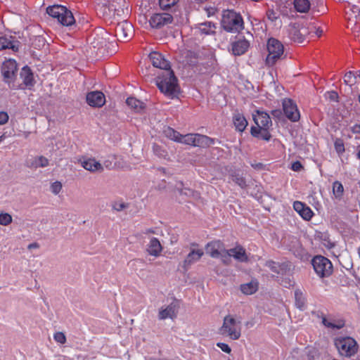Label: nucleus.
Segmentation results:
<instances>
[{
  "instance_id": "f257e3e1",
  "label": "nucleus",
  "mask_w": 360,
  "mask_h": 360,
  "mask_svg": "<svg viewBox=\"0 0 360 360\" xmlns=\"http://www.w3.org/2000/svg\"><path fill=\"white\" fill-rule=\"evenodd\" d=\"M148 57L155 68L162 70L155 78V84L160 91L170 99L178 98L181 88L171 63L158 51H152Z\"/></svg>"
},
{
  "instance_id": "f03ea898",
  "label": "nucleus",
  "mask_w": 360,
  "mask_h": 360,
  "mask_svg": "<svg viewBox=\"0 0 360 360\" xmlns=\"http://www.w3.org/2000/svg\"><path fill=\"white\" fill-rule=\"evenodd\" d=\"M174 58L178 63L179 68L190 69L195 74L201 75L202 70V45L199 37L189 39L186 48L176 51Z\"/></svg>"
},
{
  "instance_id": "7ed1b4c3",
  "label": "nucleus",
  "mask_w": 360,
  "mask_h": 360,
  "mask_svg": "<svg viewBox=\"0 0 360 360\" xmlns=\"http://www.w3.org/2000/svg\"><path fill=\"white\" fill-rule=\"evenodd\" d=\"M46 13L51 18L56 19L58 24L63 27H70L75 25V16L70 8L61 4H53L46 8Z\"/></svg>"
},
{
  "instance_id": "20e7f679",
  "label": "nucleus",
  "mask_w": 360,
  "mask_h": 360,
  "mask_svg": "<svg viewBox=\"0 0 360 360\" xmlns=\"http://www.w3.org/2000/svg\"><path fill=\"white\" fill-rule=\"evenodd\" d=\"M163 133L167 138L175 142L198 147L197 150L202 151V135L200 134H187L183 135L170 127L165 128Z\"/></svg>"
},
{
  "instance_id": "39448f33",
  "label": "nucleus",
  "mask_w": 360,
  "mask_h": 360,
  "mask_svg": "<svg viewBox=\"0 0 360 360\" xmlns=\"http://www.w3.org/2000/svg\"><path fill=\"white\" fill-rule=\"evenodd\" d=\"M19 70V65L13 58L6 59L1 67V74L3 82L6 84L11 89H22V86L16 84L15 81Z\"/></svg>"
},
{
  "instance_id": "423d86ee",
  "label": "nucleus",
  "mask_w": 360,
  "mask_h": 360,
  "mask_svg": "<svg viewBox=\"0 0 360 360\" xmlns=\"http://www.w3.org/2000/svg\"><path fill=\"white\" fill-rule=\"evenodd\" d=\"M221 25L223 29L228 32H239L244 28L242 16L233 10L223 11Z\"/></svg>"
},
{
  "instance_id": "0eeeda50",
  "label": "nucleus",
  "mask_w": 360,
  "mask_h": 360,
  "mask_svg": "<svg viewBox=\"0 0 360 360\" xmlns=\"http://www.w3.org/2000/svg\"><path fill=\"white\" fill-rule=\"evenodd\" d=\"M221 335L229 338L232 340H237L241 336V321L231 315L224 318L221 327L219 328Z\"/></svg>"
},
{
  "instance_id": "6e6552de",
  "label": "nucleus",
  "mask_w": 360,
  "mask_h": 360,
  "mask_svg": "<svg viewBox=\"0 0 360 360\" xmlns=\"http://www.w3.org/2000/svg\"><path fill=\"white\" fill-rule=\"evenodd\" d=\"M334 345L340 356L350 358L354 356L359 349L356 341L352 337H338L334 340Z\"/></svg>"
},
{
  "instance_id": "1a4fd4ad",
  "label": "nucleus",
  "mask_w": 360,
  "mask_h": 360,
  "mask_svg": "<svg viewBox=\"0 0 360 360\" xmlns=\"http://www.w3.org/2000/svg\"><path fill=\"white\" fill-rule=\"evenodd\" d=\"M283 45L278 40L271 38L267 42L268 55L266 58V64L273 66L279 60L283 53Z\"/></svg>"
},
{
  "instance_id": "9d476101",
  "label": "nucleus",
  "mask_w": 360,
  "mask_h": 360,
  "mask_svg": "<svg viewBox=\"0 0 360 360\" xmlns=\"http://www.w3.org/2000/svg\"><path fill=\"white\" fill-rule=\"evenodd\" d=\"M312 265L316 273L321 278L329 276L333 272L330 261L325 257L319 255L312 259Z\"/></svg>"
},
{
  "instance_id": "9b49d317",
  "label": "nucleus",
  "mask_w": 360,
  "mask_h": 360,
  "mask_svg": "<svg viewBox=\"0 0 360 360\" xmlns=\"http://www.w3.org/2000/svg\"><path fill=\"white\" fill-rule=\"evenodd\" d=\"M148 22L151 28L155 30H160L165 26L174 24L172 15L167 12L153 13Z\"/></svg>"
},
{
  "instance_id": "f8f14e48",
  "label": "nucleus",
  "mask_w": 360,
  "mask_h": 360,
  "mask_svg": "<svg viewBox=\"0 0 360 360\" xmlns=\"http://www.w3.org/2000/svg\"><path fill=\"white\" fill-rule=\"evenodd\" d=\"M181 301L173 297L172 302L166 306L165 307H162L159 309L158 318L160 320H165L167 319H174L177 316L179 309L180 308Z\"/></svg>"
},
{
  "instance_id": "ddd939ff",
  "label": "nucleus",
  "mask_w": 360,
  "mask_h": 360,
  "mask_svg": "<svg viewBox=\"0 0 360 360\" xmlns=\"http://www.w3.org/2000/svg\"><path fill=\"white\" fill-rule=\"evenodd\" d=\"M85 101L92 108H100L105 104L106 99L105 94L101 91L94 90L86 93Z\"/></svg>"
},
{
  "instance_id": "4468645a",
  "label": "nucleus",
  "mask_w": 360,
  "mask_h": 360,
  "mask_svg": "<svg viewBox=\"0 0 360 360\" xmlns=\"http://www.w3.org/2000/svg\"><path fill=\"white\" fill-rule=\"evenodd\" d=\"M19 76L22 81V85L24 86L22 89L26 88L31 90L35 86L37 83L35 74L33 70L28 65H25L20 69ZM20 85L21 86V84Z\"/></svg>"
},
{
  "instance_id": "2eb2a0df",
  "label": "nucleus",
  "mask_w": 360,
  "mask_h": 360,
  "mask_svg": "<svg viewBox=\"0 0 360 360\" xmlns=\"http://www.w3.org/2000/svg\"><path fill=\"white\" fill-rule=\"evenodd\" d=\"M22 44L15 36L4 34L0 36V51L10 50L15 53L19 51Z\"/></svg>"
},
{
  "instance_id": "dca6fc26",
  "label": "nucleus",
  "mask_w": 360,
  "mask_h": 360,
  "mask_svg": "<svg viewBox=\"0 0 360 360\" xmlns=\"http://www.w3.org/2000/svg\"><path fill=\"white\" fill-rule=\"evenodd\" d=\"M311 31L304 28V26L299 23L291 24L289 26L288 34L289 37L297 43H302L305 39V37Z\"/></svg>"
},
{
  "instance_id": "f3484780",
  "label": "nucleus",
  "mask_w": 360,
  "mask_h": 360,
  "mask_svg": "<svg viewBox=\"0 0 360 360\" xmlns=\"http://www.w3.org/2000/svg\"><path fill=\"white\" fill-rule=\"evenodd\" d=\"M283 109L285 116L292 122H296L300 119L299 111L292 100L285 99L283 101Z\"/></svg>"
},
{
  "instance_id": "a211bd4d",
  "label": "nucleus",
  "mask_w": 360,
  "mask_h": 360,
  "mask_svg": "<svg viewBox=\"0 0 360 360\" xmlns=\"http://www.w3.org/2000/svg\"><path fill=\"white\" fill-rule=\"evenodd\" d=\"M79 161L83 168L91 172H101L103 170L101 163L95 158H80Z\"/></svg>"
},
{
  "instance_id": "6ab92c4d",
  "label": "nucleus",
  "mask_w": 360,
  "mask_h": 360,
  "mask_svg": "<svg viewBox=\"0 0 360 360\" xmlns=\"http://www.w3.org/2000/svg\"><path fill=\"white\" fill-rule=\"evenodd\" d=\"M125 103L135 113L143 114L146 109V104L133 96H129Z\"/></svg>"
},
{
  "instance_id": "aec40b11",
  "label": "nucleus",
  "mask_w": 360,
  "mask_h": 360,
  "mask_svg": "<svg viewBox=\"0 0 360 360\" xmlns=\"http://www.w3.org/2000/svg\"><path fill=\"white\" fill-rule=\"evenodd\" d=\"M253 120L257 125L256 127H270L272 125L270 116L263 111L258 110L256 115H253Z\"/></svg>"
},
{
  "instance_id": "412c9836",
  "label": "nucleus",
  "mask_w": 360,
  "mask_h": 360,
  "mask_svg": "<svg viewBox=\"0 0 360 360\" xmlns=\"http://www.w3.org/2000/svg\"><path fill=\"white\" fill-rule=\"evenodd\" d=\"M101 33H98L95 30L93 33L89 34L87 37V41L90 43L94 48H102L105 45V39L103 37H100L103 34H106V32L103 30H99Z\"/></svg>"
},
{
  "instance_id": "4be33fe9",
  "label": "nucleus",
  "mask_w": 360,
  "mask_h": 360,
  "mask_svg": "<svg viewBox=\"0 0 360 360\" xmlns=\"http://www.w3.org/2000/svg\"><path fill=\"white\" fill-rule=\"evenodd\" d=\"M294 210L306 221H309L313 217V212L309 207L300 201L293 203Z\"/></svg>"
},
{
  "instance_id": "5701e85b",
  "label": "nucleus",
  "mask_w": 360,
  "mask_h": 360,
  "mask_svg": "<svg viewBox=\"0 0 360 360\" xmlns=\"http://www.w3.org/2000/svg\"><path fill=\"white\" fill-rule=\"evenodd\" d=\"M322 323L324 326L331 329L340 330L345 325V321L342 319H335L333 317L326 318L322 316Z\"/></svg>"
},
{
  "instance_id": "b1692460",
  "label": "nucleus",
  "mask_w": 360,
  "mask_h": 360,
  "mask_svg": "<svg viewBox=\"0 0 360 360\" xmlns=\"http://www.w3.org/2000/svg\"><path fill=\"white\" fill-rule=\"evenodd\" d=\"M250 43L245 39H238L232 43V52L235 56L244 54L248 49Z\"/></svg>"
},
{
  "instance_id": "393cba45",
  "label": "nucleus",
  "mask_w": 360,
  "mask_h": 360,
  "mask_svg": "<svg viewBox=\"0 0 360 360\" xmlns=\"http://www.w3.org/2000/svg\"><path fill=\"white\" fill-rule=\"evenodd\" d=\"M162 251V246L158 238L153 237L149 243L147 252L148 255L158 257Z\"/></svg>"
},
{
  "instance_id": "a878e982",
  "label": "nucleus",
  "mask_w": 360,
  "mask_h": 360,
  "mask_svg": "<svg viewBox=\"0 0 360 360\" xmlns=\"http://www.w3.org/2000/svg\"><path fill=\"white\" fill-rule=\"evenodd\" d=\"M266 266L273 272L276 274H284L289 269V265L287 263H277L274 261H268Z\"/></svg>"
},
{
  "instance_id": "bb28decb",
  "label": "nucleus",
  "mask_w": 360,
  "mask_h": 360,
  "mask_svg": "<svg viewBox=\"0 0 360 360\" xmlns=\"http://www.w3.org/2000/svg\"><path fill=\"white\" fill-rule=\"evenodd\" d=\"M202 256V250L192 249L186 256L184 261V268L187 270V268L191 266L195 261L198 260Z\"/></svg>"
},
{
  "instance_id": "cd10ccee",
  "label": "nucleus",
  "mask_w": 360,
  "mask_h": 360,
  "mask_svg": "<svg viewBox=\"0 0 360 360\" xmlns=\"http://www.w3.org/2000/svg\"><path fill=\"white\" fill-rule=\"evenodd\" d=\"M233 122L236 129L240 132L243 131L248 126V121L243 114L236 112L233 115Z\"/></svg>"
},
{
  "instance_id": "c85d7f7f",
  "label": "nucleus",
  "mask_w": 360,
  "mask_h": 360,
  "mask_svg": "<svg viewBox=\"0 0 360 360\" xmlns=\"http://www.w3.org/2000/svg\"><path fill=\"white\" fill-rule=\"evenodd\" d=\"M231 257L240 262H248V257L246 255L245 250L241 246H237L234 248L229 249Z\"/></svg>"
},
{
  "instance_id": "c756f323",
  "label": "nucleus",
  "mask_w": 360,
  "mask_h": 360,
  "mask_svg": "<svg viewBox=\"0 0 360 360\" xmlns=\"http://www.w3.org/2000/svg\"><path fill=\"white\" fill-rule=\"evenodd\" d=\"M269 127H252L251 128V134L257 138H259L261 139L265 140V141H269L271 136L268 131Z\"/></svg>"
},
{
  "instance_id": "7c9ffc66",
  "label": "nucleus",
  "mask_w": 360,
  "mask_h": 360,
  "mask_svg": "<svg viewBox=\"0 0 360 360\" xmlns=\"http://www.w3.org/2000/svg\"><path fill=\"white\" fill-rule=\"evenodd\" d=\"M222 245L219 241H214L208 243L206 245L205 250L207 254H209L212 257H219V255L222 249Z\"/></svg>"
},
{
  "instance_id": "2f4dec72",
  "label": "nucleus",
  "mask_w": 360,
  "mask_h": 360,
  "mask_svg": "<svg viewBox=\"0 0 360 360\" xmlns=\"http://www.w3.org/2000/svg\"><path fill=\"white\" fill-rule=\"evenodd\" d=\"M293 5L295 11L299 13H307L311 7L309 0H294Z\"/></svg>"
},
{
  "instance_id": "473e14b6",
  "label": "nucleus",
  "mask_w": 360,
  "mask_h": 360,
  "mask_svg": "<svg viewBox=\"0 0 360 360\" xmlns=\"http://www.w3.org/2000/svg\"><path fill=\"white\" fill-rule=\"evenodd\" d=\"M257 289L258 283L254 281L240 285V290L245 295H252L257 290Z\"/></svg>"
},
{
  "instance_id": "72a5a7b5",
  "label": "nucleus",
  "mask_w": 360,
  "mask_h": 360,
  "mask_svg": "<svg viewBox=\"0 0 360 360\" xmlns=\"http://www.w3.org/2000/svg\"><path fill=\"white\" fill-rule=\"evenodd\" d=\"M176 190L179 193L180 195H184L186 196H194L195 191L188 187L185 186V184L182 181H179L175 185Z\"/></svg>"
},
{
  "instance_id": "f704fd0d",
  "label": "nucleus",
  "mask_w": 360,
  "mask_h": 360,
  "mask_svg": "<svg viewBox=\"0 0 360 360\" xmlns=\"http://www.w3.org/2000/svg\"><path fill=\"white\" fill-rule=\"evenodd\" d=\"M295 305L300 310H304L306 306V299L301 290L297 289L295 291Z\"/></svg>"
},
{
  "instance_id": "c9c22d12",
  "label": "nucleus",
  "mask_w": 360,
  "mask_h": 360,
  "mask_svg": "<svg viewBox=\"0 0 360 360\" xmlns=\"http://www.w3.org/2000/svg\"><path fill=\"white\" fill-rule=\"evenodd\" d=\"M179 0H159L160 8L163 11H175V7Z\"/></svg>"
},
{
  "instance_id": "e433bc0d",
  "label": "nucleus",
  "mask_w": 360,
  "mask_h": 360,
  "mask_svg": "<svg viewBox=\"0 0 360 360\" xmlns=\"http://www.w3.org/2000/svg\"><path fill=\"white\" fill-rule=\"evenodd\" d=\"M74 23L75 25H72V27H70V30H80L84 25H88L89 21L86 17L78 14L77 16L75 17V22Z\"/></svg>"
},
{
  "instance_id": "4c0bfd02",
  "label": "nucleus",
  "mask_w": 360,
  "mask_h": 360,
  "mask_svg": "<svg viewBox=\"0 0 360 360\" xmlns=\"http://www.w3.org/2000/svg\"><path fill=\"white\" fill-rule=\"evenodd\" d=\"M31 46L35 49L40 50L46 44V39L43 36H34L32 38H30Z\"/></svg>"
},
{
  "instance_id": "58836bf2",
  "label": "nucleus",
  "mask_w": 360,
  "mask_h": 360,
  "mask_svg": "<svg viewBox=\"0 0 360 360\" xmlns=\"http://www.w3.org/2000/svg\"><path fill=\"white\" fill-rule=\"evenodd\" d=\"M333 193L336 199L340 200L344 193V187L338 181H335L333 184Z\"/></svg>"
},
{
  "instance_id": "ea45409f",
  "label": "nucleus",
  "mask_w": 360,
  "mask_h": 360,
  "mask_svg": "<svg viewBox=\"0 0 360 360\" xmlns=\"http://www.w3.org/2000/svg\"><path fill=\"white\" fill-rule=\"evenodd\" d=\"M153 151L154 154L160 158H165L168 155V153L165 148L156 143L153 144Z\"/></svg>"
},
{
  "instance_id": "a19ab883",
  "label": "nucleus",
  "mask_w": 360,
  "mask_h": 360,
  "mask_svg": "<svg viewBox=\"0 0 360 360\" xmlns=\"http://www.w3.org/2000/svg\"><path fill=\"white\" fill-rule=\"evenodd\" d=\"M49 164V160L46 157L40 155L34 158V161L32 162L31 167L35 168L46 167Z\"/></svg>"
},
{
  "instance_id": "79ce46f5",
  "label": "nucleus",
  "mask_w": 360,
  "mask_h": 360,
  "mask_svg": "<svg viewBox=\"0 0 360 360\" xmlns=\"http://www.w3.org/2000/svg\"><path fill=\"white\" fill-rule=\"evenodd\" d=\"M217 22L213 20L204 22V34H214L216 33Z\"/></svg>"
},
{
  "instance_id": "37998d69",
  "label": "nucleus",
  "mask_w": 360,
  "mask_h": 360,
  "mask_svg": "<svg viewBox=\"0 0 360 360\" xmlns=\"http://www.w3.org/2000/svg\"><path fill=\"white\" fill-rule=\"evenodd\" d=\"M344 82L345 84L352 86L357 82V76L354 75V72L349 71L345 75Z\"/></svg>"
},
{
  "instance_id": "c03bdc74",
  "label": "nucleus",
  "mask_w": 360,
  "mask_h": 360,
  "mask_svg": "<svg viewBox=\"0 0 360 360\" xmlns=\"http://www.w3.org/2000/svg\"><path fill=\"white\" fill-rule=\"evenodd\" d=\"M347 9V14H349L351 15L350 18H357L360 16V8L359 6L349 4Z\"/></svg>"
},
{
  "instance_id": "a18cd8bd",
  "label": "nucleus",
  "mask_w": 360,
  "mask_h": 360,
  "mask_svg": "<svg viewBox=\"0 0 360 360\" xmlns=\"http://www.w3.org/2000/svg\"><path fill=\"white\" fill-rule=\"evenodd\" d=\"M218 258H220L221 261L224 264H229L231 262V257L229 252V250H225L224 248H222Z\"/></svg>"
},
{
  "instance_id": "49530a36",
  "label": "nucleus",
  "mask_w": 360,
  "mask_h": 360,
  "mask_svg": "<svg viewBox=\"0 0 360 360\" xmlns=\"http://www.w3.org/2000/svg\"><path fill=\"white\" fill-rule=\"evenodd\" d=\"M204 10L206 12V14L208 18H214L216 20H217V13L219 12V9L215 6H205L204 8Z\"/></svg>"
},
{
  "instance_id": "de8ad7c7",
  "label": "nucleus",
  "mask_w": 360,
  "mask_h": 360,
  "mask_svg": "<svg viewBox=\"0 0 360 360\" xmlns=\"http://www.w3.org/2000/svg\"><path fill=\"white\" fill-rule=\"evenodd\" d=\"M12 216L8 213L1 212L0 213V225L8 226L12 222Z\"/></svg>"
},
{
  "instance_id": "09e8293b",
  "label": "nucleus",
  "mask_w": 360,
  "mask_h": 360,
  "mask_svg": "<svg viewBox=\"0 0 360 360\" xmlns=\"http://www.w3.org/2000/svg\"><path fill=\"white\" fill-rule=\"evenodd\" d=\"M62 183L59 181H56L51 183L50 190L54 195H58L62 190Z\"/></svg>"
},
{
  "instance_id": "8fccbe9b",
  "label": "nucleus",
  "mask_w": 360,
  "mask_h": 360,
  "mask_svg": "<svg viewBox=\"0 0 360 360\" xmlns=\"http://www.w3.org/2000/svg\"><path fill=\"white\" fill-rule=\"evenodd\" d=\"M232 180L242 188H245L247 186L245 179L240 175L233 176Z\"/></svg>"
},
{
  "instance_id": "3c124183",
  "label": "nucleus",
  "mask_w": 360,
  "mask_h": 360,
  "mask_svg": "<svg viewBox=\"0 0 360 360\" xmlns=\"http://www.w3.org/2000/svg\"><path fill=\"white\" fill-rule=\"evenodd\" d=\"M55 341L60 344H65L67 341L66 336L63 332H56L53 335Z\"/></svg>"
},
{
  "instance_id": "603ef678",
  "label": "nucleus",
  "mask_w": 360,
  "mask_h": 360,
  "mask_svg": "<svg viewBox=\"0 0 360 360\" xmlns=\"http://www.w3.org/2000/svg\"><path fill=\"white\" fill-rule=\"evenodd\" d=\"M9 120V115L6 111H0V125L6 124Z\"/></svg>"
},
{
  "instance_id": "864d4df0",
  "label": "nucleus",
  "mask_w": 360,
  "mask_h": 360,
  "mask_svg": "<svg viewBox=\"0 0 360 360\" xmlns=\"http://www.w3.org/2000/svg\"><path fill=\"white\" fill-rule=\"evenodd\" d=\"M106 6L108 7V8L110 11H113L114 14L120 15V7L117 8V6L115 4L114 1L108 2V4L106 5Z\"/></svg>"
},
{
  "instance_id": "5fc2aeb1",
  "label": "nucleus",
  "mask_w": 360,
  "mask_h": 360,
  "mask_svg": "<svg viewBox=\"0 0 360 360\" xmlns=\"http://www.w3.org/2000/svg\"><path fill=\"white\" fill-rule=\"evenodd\" d=\"M191 7L199 10L202 4V0H188Z\"/></svg>"
},
{
  "instance_id": "6e6d98bb",
  "label": "nucleus",
  "mask_w": 360,
  "mask_h": 360,
  "mask_svg": "<svg viewBox=\"0 0 360 360\" xmlns=\"http://www.w3.org/2000/svg\"><path fill=\"white\" fill-rule=\"evenodd\" d=\"M335 148L338 153H342L345 151L344 144L342 141L337 140L335 142Z\"/></svg>"
},
{
  "instance_id": "4d7b16f0",
  "label": "nucleus",
  "mask_w": 360,
  "mask_h": 360,
  "mask_svg": "<svg viewBox=\"0 0 360 360\" xmlns=\"http://www.w3.org/2000/svg\"><path fill=\"white\" fill-rule=\"evenodd\" d=\"M127 207H128V204L125 203V202H121V203H115L113 206H112V209L114 210H116L117 212H120L124 209H126Z\"/></svg>"
},
{
  "instance_id": "13d9d810",
  "label": "nucleus",
  "mask_w": 360,
  "mask_h": 360,
  "mask_svg": "<svg viewBox=\"0 0 360 360\" xmlns=\"http://www.w3.org/2000/svg\"><path fill=\"white\" fill-rule=\"evenodd\" d=\"M217 347H219L223 352L229 354L231 352V347L226 343L218 342L217 344Z\"/></svg>"
},
{
  "instance_id": "bf43d9fd",
  "label": "nucleus",
  "mask_w": 360,
  "mask_h": 360,
  "mask_svg": "<svg viewBox=\"0 0 360 360\" xmlns=\"http://www.w3.org/2000/svg\"><path fill=\"white\" fill-rule=\"evenodd\" d=\"M271 115L274 118L281 120L283 118V112L281 110L276 109L271 111Z\"/></svg>"
},
{
  "instance_id": "052dcab7",
  "label": "nucleus",
  "mask_w": 360,
  "mask_h": 360,
  "mask_svg": "<svg viewBox=\"0 0 360 360\" xmlns=\"http://www.w3.org/2000/svg\"><path fill=\"white\" fill-rule=\"evenodd\" d=\"M302 168V164L299 161H296L292 164L291 169L295 172H298Z\"/></svg>"
},
{
  "instance_id": "680f3d73",
  "label": "nucleus",
  "mask_w": 360,
  "mask_h": 360,
  "mask_svg": "<svg viewBox=\"0 0 360 360\" xmlns=\"http://www.w3.org/2000/svg\"><path fill=\"white\" fill-rule=\"evenodd\" d=\"M305 29H307L308 30L311 31L307 35H309L312 33H314V30H316V25L314 22H309V25L306 27L304 26Z\"/></svg>"
},
{
  "instance_id": "e2e57ef3",
  "label": "nucleus",
  "mask_w": 360,
  "mask_h": 360,
  "mask_svg": "<svg viewBox=\"0 0 360 360\" xmlns=\"http://www.w3.org/2000/svg\"><path fill=\"white\" fill-rule=\"evenodd\" d=\"M328 97L331 101H336L338 98V95L335 91L327 92Z\"/></svg>"
},
{
  "instance_id": "0e129e2a",
  "label": "nucleus",
  "mask_w": 360,
  "mask_h": 360,
  "mask_svg": "<svg viewBox=\"0 0 360 360\" xmlns=\"http://www.w3.org/2000/svg\"><path fill=\"white\" fill-rule=\"evenodd\" d=\"M103 164H104V166L107 169H109L114 168L116 165L115 163L112 164V161H110L109 160H105Z\"/></svg>"
},
{
  "instance_id": "69168bd1",
  "label": "nucleus",
  "mask_w": 360,
  "mask_h": 360,
  "mask_svg": "<svg viewBox=\"0 0 360 360\" xmlns=\"http://www.w3.org/2000/svg\"><path fill=\"white\" fill-rule=\"evenodd\" d=\"M214 143V140L209 138L208 136H204V145L210 146Z\"/></svg>"
},
{
  "instance_id": "338daca9",
  "label": "nucleus",
  "mask_w": 360,
  "mask_h": 360,
  "mask_svg": "<svg viewBox=\"0 0 360 360\" xmlns=\"http://www.w3.org/2000/svg\"><path fill=\"white\" fill-rule=\"evenodd\" d=\"M302 360H314V356L311 355L309 353H305L302 356Z\"/></svg>"
},
{
  "instance_id": "774afa93",
  "label": "nucleus",
  "mask_w": 360,
  "mask_h": 360,
  "mask_svg": "<svg viewBox=\"0 0 360 360\" xmlns=\"http://www.w3.org/2000/svg\"><path fill=\"white\" fill-rule=\"evenodd\" d=\"M27 248L30 250L35 249V248H39V245L38 243L34 242V243H32L29 244Z\"/></svg>"
}]
</instances>
